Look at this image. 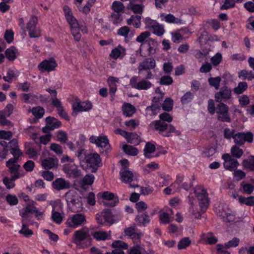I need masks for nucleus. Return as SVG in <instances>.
I'll use <instances>...</instances> for the list:
<instances>
[{"mask_svg":"<svg viewBox=\"0 0 254 254\" xmlns=\"http://www.w3.org/2000/svg\"><path fill=\"white\" fill-rule=\"evenodd\" d=\"M154 128L159 131V134L164 137H169L172 133H174L177 136L181 134L180 131L177 130L172 125H168L161 121H155L154 123Z\"/></svg>","mask_w":254,"mask_h":254,"instance_id":"nucleus-5","label":"nucleus"},{"mask_svg":"<svg viewBox=\"0 0 254 254\" xmlns=\"http://www.w3.org/2000/svg\"><path fill=\"white\" fill-rule=\"evenodd\" d=\"M19 75V71L15 68H10L8 70L6 76H3V79L5 81L11 83L12 79L16 78Z\"/></svg>","mask_w":254,"mask_h":254,"instance_id":"nucleus-41","label":"nucleus"},{"mask_svg":"<svg viewBox=\"0 0 254 254\" xmlns=\"http://www.w3.org/2000/svg\"><path fill=\"white\" fill-rule=\"evenodd\" d=\"M124 116L127 117H131L136 112L135 108L130 103H124L122 108Z\"/></svg>","mask_w":254,"mask_h":254,"instance_id":"nucleus-36","label":"nucleus"},{"mask_svg":"<svg viewBox=\"0 0 254 254\" xmlns=\"http://www.w3.org/2000/svg\"><path fill=\"white\" fill-rule=\"evenodd\" d=\"M194 95L191 92H187L181 98V102L183 105L187 104L192 101Z\"/></svg>","mask_w":254,"mask_h":254,"instance_id":"nucleus-56","label":"nucleus"},{"mask_svg":"<svg viewBox=\"0 0 254 254\" xmlns=\"http://www.w3.org/2000/svg\"><path fill=\"white\" fill-rule=\"evenodd\" d=\"M222 159L224 160V167L226 170L233 171L237 168L239 165L237 160L229 154H223Z\"/></svg>","mask_w":254,"mask_h":254,"instance_id":"nucleus-21","label":"nucleus"},{"mask_svg":"<svg viewBox=\"0 0 254 254\" xmlns=\"http://www.w3.org/2000/svg\"><path fill=\"white\" fill-rule=\"evenodd\" d=\"M29 112H31L33 115L36 119H41L43 117L45 113V110L40 106L35 107L32 108H29Z\"/></svg>","mask_w":254,"mask_h":254,"instance_id":"nucleus-46","label":"nucleus"},{"mask_svg":"<svg viewBox=\"0 0 254 254\" xmlns=\"http://www.w3.org/2000/svg\"><path fill=\"white\" fill-rule=\"evenodd\" d=\"M241 186L243 189V192L246 194H250L254 190V185L251 184L243 182L241 183Z\"/></svg>","mask_w":254,"mask_h":254,"instance_id":"nucleus-60","label":"nucleus"},{"mask_svg":"<svg viewBox=\"0 0 254 254\" xmlns=\"http://www.w3.org/2000/svg\"><path fill=\"white\" fill-rule=\"evenodd\" d=\"M92 108V104L90 102H81L79 99L76 98L72 104V115L75 116L80 112L88 111Z\"/></svg>","mask_w":254,"mask_h":254,"instance_id":"nucleus-12","label":"nucleus"},{"mask_svg":"<svg viewBox=\"0 0 254 254\" xmlns=\"http://www.w3.org/2000/svg\"><path fill=\"white\" fill-rule=\"evenodd\" d=\"M128 25H132L136 28L140 27L141 25V16L140 15H131L130 17L127 20Z\"/></svg>","mask_w":254,"mask_h":254,"instance_id":"nucleus-42","label":"nucleus"},{"mask_svg":"<svg viewBox=\"0 0 254 254\" xmlns=\"http://www.w3.org/2000/svg\"><path fill=\"white\" fill-rule=\"evenodd\" d=\"M127 8L132 10L135 13L140 14L142 12L143 5L141 4H134L132 2H130L127 5Z\"/></svg>","mask_w":254,"mask_h":254,"instance_id":"nucleus-48","label":"nucleus"},{"mask_svg":"<svg viewBox=\"0 0 254 254\" xmlns=\"http://www.w3.org/2000/svg\"><path fill=\"white\" fill-rule=\"evenodd\" d=\"M38 18L35 15H32L27 23L26 29L30 38H37L41 36L40 28L37 27Z\"/></svg>","mask_w":254,"mask_h":254,"instance_id":"nucleus-6","label":"nucleus"},{"mask_svg":"<svg viewBox=\"0 0 254 254\" xmlns=\"http://www.w3.org/2000/svg\"><path fill=\"white\" fill-rule=\"evenodd\" d=\"M226 209L227 207H224L222 205H219L218 208H215V212L218 216L221 217L224 221L233 222L235 219V215L229 210Z\"/></svg>","mask_w":254,"mask_h":254,"instance_id":"nucleus-15","label":"nucleus"},{"mask_svg":"<svg viewBox=\"0 0 254 254\" xmlns=\"http://www.w3.org/2000/svg\"><path fill=\"white\" fill-rule=\"evenodd\" d=\"M201 240L204 244L209 245L215 244L218 242L217 238L212 232L202 234Z\"/></svg>","mask_w":254,"mask_h":254,"instance_id":"nucleus-32","label":"nucleus"},{"mask_svg":"<svg viewBox=\"0 0 254 254\" xmlns=\"http://www.w3.org/2000/svg\"><path fill=\"white\" fill-rule=\"evenodd\" d=\"M112 7L115 12L120 13L124 11L125 6L122 2L120 1H115L112 3Z\"/></svg>","mask_w":254,"mask_h":254,"instance_id":"nucleus-63","label":"nucleus"},{"mask_svg":"<svg viewBox=\"0 0 254 254\" xmlns=\"http://www.w3.org/2000/svg\"><path fill=\"white\" fill-rule=\"evenodd\" d=\"M155 146L154 144L147 142L144 148V154L145 157L152 158L154 157L152 154L155 150Z\"/></svg>","mask_w":254,"mask_h":254,"instance_id":"nucleus-47","label":"nucleus"},{"mask_svg":"<svg viewBox=\"0 0 254 254\" xmlns=\"http://www.w3.org/2000/svg\"><path fill=\"white\" fill-rule=\"evenodd\" d=\"M228 107L223 103H220L216 108V113L218 114V120L222 122L230 123L231 118L228 113Z\"/></svg>","mask_w":254,"mask_h":254,"instance_id":"nucleus-13","label":"nucleus"},{"mask_svg":"<svg viewBox=\"0 0 254 254\" xmlns=\"http://www.w3.org/2000/svg\"><path fill=\"white\" fill-rule=\"evenodd\" d=\"M157 47V42L155 40L150 38L146 43L140 45L139 50L141 55L144 54L151 56L156 53Z\"/></svg>","mask_w":254,"mask_h":254,"instance_id":"nucleus-9","label":"nucleus"},{"mask_svg":"<svg viewBox=\"0 0 254 254\" xmlns=\"http://www.w3.org/2000/svg\"><path fill=\"white\" fill-rule=\"evenodd\" d=\"M29 223V222H22V229L19 231L20 234H23L26 237H28L33 234L32 231L28 228Z\"/></svg>","mask_w":254,"mask_h":254,"instance_id":"nucleus-52","label":"nucleus"},{"mask_svg":"<svg viewBox=\"0 0 254 254\" xmlns=\"http://www.w3.org/2000/svg\"><path fill=\"white\" fill-rule=\"evenodd\" d=\"M239 202L249 206L254 205V196H251L248 197H239Z\"/></svg>","mask_w":254,"mask_h":254,"instance_id":"nucleus-64","label":"nucleus"},{"mask_svg":"<svg viewBox=\"0 0 254 254\" xmlns=\"http://www.w3.org/2000/svg\"><path fill=\"white\" fill-rule=\"evenodd\" d=\"M117 34L124 37V40L126 43H128L132 38L134 35V31L130 30V28L124 26L120 28L117 31Z\"/></svg>","mask_w":254,"mask_h":254,"instance_id":"nucleus-25","label":"nucleus"},{"mask_svg":"<svg viewBox=\"0 0 254 254\" xmlns=\"http://www.w3.org/2000/svg\"><path fill=\"white\" fill-rule=\"evenodd\" d=\"M52 187L54 189L59 191L68 189L70 187V185L68 181L62 178H59L53 182Z\"/></svg>","mask_w":254,"mask_h":254,"instance_id":"nucleus-24","label":"nucleus"},{"mask_svg":"<svg viewBox=\"0 0 254 254\" xmlns=\"http://www.w3.org/2000/svg\"><path fill=\"white\" fill-rule=\"evenodd\" d=\"M9 147L10 148V153L14 157H19L22 154V152L18 147V142L17 140L12 139L9 142Z\"/></svg>","mask_w":254,"mask_h":254,"instance_id":"nucleus-38","label":"nucleus"},{"mask_svg":"<svg viewBox=\"0 0 254 254\" xmlns=\"http://www.w3.org/2000/svg\"><path fill=\"white\" fill-rule=\"evenodd\" d=\"M19 157L15 156L11 158L6 162V166L8 168L11 177L14 180H17L20 178L21 175L19 172L20 166L18 164L17 161Z\"/></svg>","mask_w":254,"mask_h":254,"instance_id":"nucleus-10","label":"nucleus"},{"mask_svg":"<svg viewBox=\"0 0 254 254\" xmlns=\"http://www.w3.org/2000/svg\"><path fill=\"white\" fill-rule=\"evenodd\" d=\"M244 167L251 171L254 170V156H251L243 162Z\"/></svg>","mask_w":254,"mask_h":254,"instance_id":"nucleus-54","label":"nucleus"},{"mask_svg":"<svg viewBox=\"0 0 254 254\" xmlns=\"http://www.w3.org/2000/svg\"><path fill=\"white\" fill-rule=\"evenodd\" d=\"M155 66L156 62L154 58H146L139 64L137 68L138 74H147L148 72H151V70L154 69Z\"/></svg>","mask_w":254,"mask_h":254,"instance_id":"nucleus-11","label":"nucleus"},{"mask_svg":"<svg viewBox=\"0 0 254 254\" xmlns=\"http://www.w3.org/2000/svg\"><path fill=\"white\" fill-rule=\"evenodd\" d=\"M152 102L153 103L145 110V115L147 117L156 116L160 109L159 98L154 97Z\"/></svg>","mask_w":254,"mask_h":254,"instance_id":"nucleus-23","label":"nucleus"},{"mask_svg":"<svg viewBox=\"0 0 254 254\" xmlns=\"http://www.w3.org/2000/svg\"><path fill=\"white\" fill-rule=\"evenodd\" d=\"M141 79L138 80V77L133 76L130 79V85L132 88L138 90H147L153 86V84L149 81L154 78L152 72H148L147 74H139Z\"/></svg>","mask_w":254,"mask_h":254,"instance_id":"nucleus-2","label":"nucleus"},{"mask_svg":"<svg viewBox=\"0 0 254 254\" xmlns=\"http://www.w3.org/2000/svg\"><path fill=\"white\" fill-rule=\"evenodd\" d=\"M248 89V84L246 82L238 83L237 87L234 88L233 91L236 94H241Z\"/></svg>","mask_w":254,"mask_h":254,"instance_id":"nucleus-51","label":"nucleus"},{"mask_svg":"<svg viewBox=\"0 0 254 254\" xmlns=\"http://www.w3.org/2000/svg\"><path fill=\"white\" fill-rule=\"evenodd\" d=\"M240 243V239L238 238L234 237L231 240L229 241L228 242L225 243L224 245V247L227 249H230L231 248H236L238 246Z\"/></svg>","mask_w":254,"mask_h":254,"instance_id":"nucleus-62","label":"nucleus"},{"mask_svg":"<svg viewBox=\"0 0 254 254\" xmlns=\"http://www.w3.org/2000/svg\"><path fill=\"white\" fill-rule=\"evenodd\" d=\"M52 105L57 108L58 113L62 118L66 120H69V117L59 99H55Z\"/></svg>","mask_w":254,"mask_h":254,"instance_id":"nucleus-31","label":"nucleus"},{"mask_svg":"<svg viewBox=\"0 0 254 254\" xmlns=\"http://www.w3.org/2000/svg\"><path fill=\"white\" fill-rule=\"evenodd\" d=\"M65 18L70 26L71 33L74 39L79 41L81 38L80 27L76 18L73 16L71 9L67 5L63 7Z\"/></svg>","mask_w":254,"mask_h":254,"instance_id":"nucleus-3","label":"nucleus"},{"mask_svg":"<svg viewBox=\"0 0 254 254\" xmlns=\"http://www.w3.org/2000/svg\"><path fill=\"white\" fill-rule=\"evenodd\" d=\"M90 230L87 227H83L75 231L72 237V242L78 249H84L91 245V238Z\"/></svg>","mask_w":254,"mask_h":254,"instance_id":"nucleus-1","label":"nucleus"},{"mask_svg":"<svg viewBox=\"0 0 254 254\" xmlns=\"http://www.w3.org/2000/svg\"><path fill=\"white\" fill-rule=\"evenodd\" d=\"M158 181L160 182V186H168L170 181L171 180V177L169 175H166L164 173H158Z\"/></svg>","mask_w":254,"mask_h":254,"instance_id":"nucleus-50","label":"nucleus"},{"mask_svg":"<svg viewBox=\"0 0 254 254\" xmlns=\"http://www.w3.org/2000/svg\"><path fill=\"white\" fill-rule=\"evenodd\" d=\"M128 142L134 145H137L139 142V137L135 133L129 132L126 138Z\"/></svg>","mask_w":254,"mask_h":254,"instance_id":"nucleus-53","label":"nucleus"},{"mask_svg":"<svg viewBox=\"0 0 254 254\" xmlns=\"http://www.w3.org/2000/svg\"><path fill=\"white\" fill-rule=\"evenodd\" d=\"M42 167L49 170L56 167L58 164V159L54 157H47L44 158L43 156L40 158Z\"/></svg>","mask_w":254,"mask_h":254,"instance_id":"nucleus-27","label":"nucleus"},{"mask_svg":"<svg viewBox=\"0 0 254 254\" xmlns=\"http://www.w3.org/2000/svg\"><path fill=\"white\" fill-rule=\"evenodd\" d=\"M87 151L85 149H79L77 150L75 153V155L77 157L80 166L82 167L84 165L86 159L87 158L88 156Z\"/></svg>","mask_w":254,"mask_h":254,"instance_id":"nucleus-45","label":"nucleus"},{"mask_svg":"<svg viewBox=\"0 0 254 254\" xmlns=\"http://www.w3.org/2000/svg\"><path fill=\"white\" fill-rule=\"evenodd\" d=\"M89 141L91 143H94L97 146L100 147L101 149V152H104V148L108 149L110 147L109 140L106 136L92 135L89 138Z\"/></svg>","mask_w":254,"mask_h":254,"instance_id":"nucleus-18","label":"nucleus"},{"mask_svg":"<svg viewBox=\"0 0 254 254\" xmlns=\"http://www.w3.org/2000/svg\"><path fill=\"white\" fill-rule=\"evenodd\" d=\"M123 149L126 154L129 155L136 156L138 153V150L137 148L129 145H124Z\"/></svg>","mask_w":254,"mask_h":254,"instance_id":"nucleus-49","label":"nucleus"},{"mask_svg":"<svg viewBox=\"0 0 254 254\" xmlns=\"http://www.w3.org/2000/svg\"><path fill=\"white\" fill-rule=\"evenodd\" d=\"M57 66V63L56 60L52 58L49 60H45L40 63L38 66V69L41 72L45 71L51 72L55 70Z\"/></svg>","mask_w":254,"mask_h":254,"instance_id":"nucleus-19","label":"nucleus"},{"mask_svg":"<svg viewBox=\"0 0 254 254\" xmlns=\"http://www.w3.org/2000/svg\"><path fill=\"white\" fill-rule=\"evenodd\" d=\"M150 35L149 32L144 31L142 32L139 35H138L136 38V41L143 44L147 41L148 39H150L149 37Z\"/></svg>","mask_w":254,"mask_h":254,"instance_id":"nucleus-55","label":"nucleus"},{"mask_svg":"<svg viewBox=\"0 0 254 254\" xmlns=\"http://www.w3.org/2000/svg\"><path fill=\"white\" fill-rule=\"evenodd\" d=\"M89 141L91 143H94L97 146L100 147L101 149V152H104V148L108 149L110 147L109 140L106 136L92 135L89 138Z\"/></svg>","mask_w":254,"mask_h":254,"instance_id":"nucleus-17","label":"nucleus"},{"mask_svg":"<svg viewBox=\"0 0 254 254\" xmlns=\"http://www.w3.org/2000/svg\"><path fill=\"white\" fill-rule=\"evenodd\" d=\"M253 134L250 131L238 132L233 136L234 142L239 146H242L245 142L252 143L253 141Z\"/></svg>","mask_w":254,"mask_h":254,"instance_id":"nucleus-14","label":"nucleus"},{"mask_svg":"<svg viewBox=\"0 0 254 254\" xmlns=\"http://www.w3.org/2000/svg\"><path fill=\"white\" fill-rule=\"evenodd\" d=\"M232 91L227 86L222 87L219 92L215 94V100L217 102H226L231 99Z\"/></svg>","mask_w":254,"mask_h":254,"instance_id":"nucleus-20","label":"nucleus"},{"mask_svg":"<svg viewBox=\"0 0 254 254\" xmlns=\"http://www.w3.org/2000/svg\"><path fill=\"white\" fill-rule=\"evenodd\" d=\"M191 244V241L189 237H185L182 239L178 244L179 250L186 249Z\"/></svg>","mask_w":254,"mask_h":254,"instance_id":"nucleus-57","label":"nucleus"},{"mask_svg":"<svg viewBox=\"0 0 254 254\" xmlns=\"http://www.w3.org/2000/svg\"><path fill=\"white\" fill-rule=\"evenodd\" d=\"M93 236L97 241H104L111 237V231H96L94 232Z\"/></svg>","mask_w":254,"mask_h":254,"instance_id":"nucleus-40","label":"nucleus"},{"mask_svg":"<svg viewBox=\"0 0 254 254\" xmlns=\"http://www.w3.org/2000/svg\"><path fill=\"white\" fill-rule=\"evenodd\" d=\"M48 127L50 130H54L61 126V122L53 117H48L46 118Z\"/></svg>","mask_w":254,"mask_h":254,"instance_id":"nucleus-43","label":"nucleus"},{"mask_svg":"<svg viewBox=\"0 0 254 254\" xmlns=\"http://www.w3.org/2000/svg\"><path fill=\"white\" fill-rule=\"evenodd\" d=\"M97 221L99 224H103L105 222L113 223V216L111 211L104 210L100 215L97 216Z\"/></svg>","mask_w":254,"mask_h":254,"instance_id":"nucleus-26","label":"nucleus"},{"mask_svg":"<svg viewBox=\"0 0 254 254\" xmlns=\"http://www.w3.org/2000/svg\"><path fill=\"white\" fill-rule=\"evenodd\" d=\"M95 177L92 174H87L79 182V185L81 189L86 190L93 184Z\"/></svg>","mask_w":254,"mask_h":254,"instance_id":"nucleus-30","label":"nucleus"},{"mask_svg":"<svg viewBox=\"0 0 254 254\" xmlns=\"http://www.w3.org/2000/svg\"><path fill=\"white\" fill-rule=\"evenodd\" d=\"M64 172L69 178H77L81 175V171L74 164H65L64 167Z\"/></svg>","mask_w":254,"mask_h":254,"instance_id":"nucleus-22","label":"nucleus"},{"mask_svg":"<svg viewBox=\"0 0 254 254\" xmlns=\"http://www.w3.org/2000/svg\"><path fill=\"white\" fill-rule=\"evenodd\" d=\"M119 79L114 76H110L108 78L107 82L110 87V93L112 96L115 95L117 91V83H119Z\"/></svg>","mask_w":254,"mask_h":254,"instance_id":"nucleus-35","label":"nucleus"},{"mask_svg":"<svg viewBox=\"0 0 254 254\" xmlns=\"http://www.w3.org/2000/svg\"><path fill=\"white\" fill-rule=\"evenodd\" d=\"M120 174L121 181L123 182L130 184L133 180L134 176L132 172L125 168H122Z\"/></svg>","mask_w":254,"mask_h":254,"instance_id":"nucleus-33","label":"nucleus"},{"mask_svg":"<svg viewBox=\"0 0 254 254\" xmlns=\"http://www.w3.org/2000/svg\"><path fill=\"white\" fill-rule=\"evenodd\" d=\"M168 212H163L159 214V218L161 223L167 224L169 223L172 220L171 215H173L174 213L171 209H168Z\"/></svg>","mask_w":254,"mask_h":254,"instance_id":"nucleus-37","label":"nucleus"},{"mask_svg":"<svg viewBox=\"0 0 254 254\" xmlns=\"http://www.w3.org/2000/svg\"><path fill=\"white\" fill-rule=\"evenodd\" d=\"M162 21H165L169 23H176L177 24H184L185 21L182 19L176 18L173 14L162 13L160 16Z\"/></svg>","mask_w":254,"mask_h":254,"instance_id":"nucleus-29","label":"nucleus"},{"mask_svg":"<svg viewBox=\"0 0 254 254\" xmlns=\"http://www.w3.org/2000/svg\"><path fill=\"white\" fill-rule=\"evenodd\" d=\"M194 193L199 201V205L201 211L205 212L209 204V200L206 190L201 187L196 188Z\"/></svg>","mask_w":254,"mask_h":254,"instance_id":"nucleus-7","label":"nucleus"},{"mask_svg":"<svg viewBox=\"0 0 254 254\" xmlns=\"http://www.w3.org/2000/svg\"><path fill=\"white\" fill-rule=\"evenodd\" d=\"M18 50L14 47H10L5 51V55L6 58L9 61H13L17 57Z\"/></svg>","mask_w":254,"mask_h":254,"instance_id":"nucleus-44","label":"nucleus"},{"mask_svg":"<svg viewBox=\"0 0 254 254\" xmlns=\"http://www.w3.org/2000/svg\"><path fill=\"white\" fill-rule=\"evenodd\" d=\"M102 196L105 200L112 201L107 204V205L109 206L114 207L119 202L118 198L113 193L109 191H105L103 193Z\"/></svg>","mask_w":254,"mask_h":254,"instance_id":"nucleus-34","label":"nucleus"},{"mask_svg":"<svg viewBox=\"0 0 254 254\" xmlns=\"http://www.w3.org/2000/svg\"><path fill=\"white\" fill-rule=\"evenodd\" d=\"M25 153L28 155L29 158L33 159L37 158L38 155L37 151L30 145L26 146Z\"/></svg>","mask_w":254,"mask_h":254,"instance_id":"nucleus-59","label":"nucleus"},{"mask_svg":"<svg viewBox=\"0 0 254 254\" xmlns=\"http://www.w3.org/2000/svg\"><path fill=\"white\" fill-rule=\"evenodd\" d=\"M101 160L100 157L98 154H89L82 168L86 170L91 169V172H95L99 167Z\"/></svg>","mask_w":254,"mask_h":254,"instance_id":"nucleus-8","label":"nucleus"},{"mask_svg":"<svg viewBox=\"0 0 254 254\" xmlns=\"http://www.w3.org/2000/svg\"><path fill=\"white\" fill-rule=\"evenodd\" d=\"M221 81V78L219 76L210 77L208 79L209 85L214 87L216 90H218L219 88Z\"/></svg>","mask_w":254,"mask_h":254,"instance_id":"nucleus-58","label":"nucleus"},{"mask_svg":"<svg viewBox=\"0 0 254 254\" xmlns=\"http://www.w3.org/2000/svg\"><path fill=\"white\" fill-rule=\"evenodd\" d=\"M150 218L146 213L140 215H137L135 218V221L139 226H146L150 222Z\"/></svg>","mask_w":254,"mask_h":254,"instance_id":"nucleus-39","label":"nucleus"},{"mask_svg":"<svg viewBox=\"0 0 254 254\" xmlns=\"http://www.w3.org/2000/svg\"><path fill=\"white\" fill-rule=\"evenodd\" d=\"M112 247L115 249H120V250H127L128 249V245L122 241L118 240L114 241Z\"/></svg>","mask_w":254,"mask_h":254,"instance_id":"nucleus-61","label":"nucleus"},{"mask_svg":"<svg viewBox=\"0 0 254 254\" xmlns=\"http://www.w3.org/2000/svg\"><path fill=\"white\" fill-rule=\"evenodd\" d=\"M65 199L69 209L73 212H79L82 209L80 198L74 190H69L65 194Z\"/></svg>","mask_w":254,"mask_h":254,"instance_id":"nucleus-4","label":"nucleus"},{"mask_svg":"<svg viewBox=\"0 0 254 254\" xmlns=\"http://www.w3.org/2000/svg\"><path fill=\"white\" fill-rule=\"evenodd\" d=\"M126 55V49L121 45L118 46L114 48L111 53L110 57L114 60L123 59Z\"/></svg>","mask_w":254,"mask_h":254,"instance_id":"nucleus-28","label":"nucleus"},{"mask_svg":"<svg viewBox=\"0 0 254 254\" xmlns=\"http://www.w3.org/2000/svg\"><path fill=\"white\" fill-rule=\"evenodd\" d=\"M86 222L85 216L82 214H76L69 217L67 221L66 224L72 228H76L84 224Z\"/></svg>","mask_w":254,"mask_h":254,"instance_id":"nucleus-16","label":"nucleus"}]
</instances>
